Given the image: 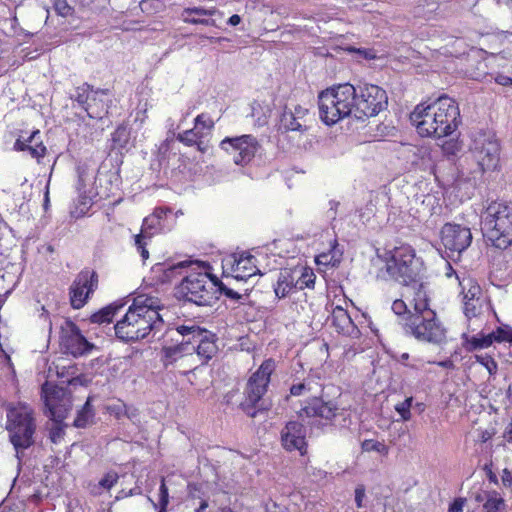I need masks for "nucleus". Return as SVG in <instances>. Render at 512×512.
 <instances>
[{"instance_id": "obj_1", "label": "nucleus", "mask_w": 512, "mask_h": 512, "mask_svg": "<svg viewBox=\"0 0 512 512\" xmlns=\"http://www.w3.org/2000/svg\"><path fill=\"white\" fill-rule=\"evenodd\" d=\"M386 105L385 90L373 84L355 87L344 83L322 91L318 97L320 118L329 126L351 115L356 119L375 116Z\"/></svg>"}, {"instance_id": "obj_2", "label": "nucleus", "mask_w": 512, "mask_h": 512, "mask_svg": "<svg viewBox=\"0 0 512 512\" xmlns=\"http://www.w3.org/2000/svg\"><path fill=\"white\" fill-rule=\"evenodd\" d=\"M161 304L158 298L139 295L119 320L114 329L116 336L125 342H135L160 332L164 321L159 314Z\"/></svg>"}, {"instance_id": "obj_3", "label": "nucleus", "mask_w": 512, "mask_h": 512, "mask_svg": "<svg viewBox=\"0 0 512 512\" xmlns=\"http://www.w3.org/2000/svg\"><path fill=\"white\" fill-rule=\"evenodd\" d=\"M410 121L422 137L441 138L457 129L460 111L454 99L442 95L428 105L418 104L410 114Z\"/></svg>"}, {"instance_id": "obj_4", "label": "nucleus", "mask_w": 512, "mask_h": 512, "mask_svg": "<svg viewBox=\"0 0 512 512\" xmlns=\"http://www.w3.org/2000/svg\"><path fill=\"white\" fill-rule=\"evenodd\" d=\"M7 422L6 430L9 440L16 451V457L21 458V453L34 443L36 421L32 408L24 403H8L5 405Z\"/></svg>"}, {"instance_id": "obj_5", "label": "nucleus", "mask_w": 512, "mask_h": 512, "mask_svg": "<svg viewBox=\"0 0 512 512\" xmlns=\"http://www.w3.org/2000/svg\"><path fill=\"white\" fill-rule=\"evenodd\" d=\"M273 359L262 362L259 368L249 377L244 389V398L240 403L241 410L249 417L255 418L259 413L268 411L272 403L265 398L270 377L275 371Z\"/></svg>"}, {"instance_id": "obj_6", "label": "nucleus", "mask_w": 512, "mask_h": 512, "mask_svg": "<svg viewBox=\"0 0 512 512\" xmlns=\"http://www.w3.org/2000/svg\"><path fill=\"white\" fill-rule=\"evenodd\" d=\"M481 230L494 247L508 248L512 244V205L492 202L482 214Z\"/></svg>"}, {"instance_id": "obj_7", "label": "nucleus", "mask_w": 512, "mask_h": 512, "mask_svg": "<svg viewBox=\"0 0 512 512\" xmlns=\"http://www.w3.org/2000/svg\"><path fill=\"white\" fill-rule=\"evenodd\" d=\"M418 313H408L403 319L402 328L406 335L419 342L441 345L446 342L447 330L437 318L434 310L426 309L419 303Z\"/></svg>"}, {"instance_id": "obj_8", "label": "nucleus", "mask_w": 512, "mask_h": 512, "mask_svg": "<svg viewBox=\"0 0 512 512\" xmlns=\"http://www.w3.org/2000/svg\"><path fill=\"white\" fill-rule=\"evenodd\" d=\"M386 272L391 279L403 285L417 283L421 279L423 263L408 245L395 247L386 253Z\"/></svg>"}, {"instance_id": "obj_9", "label": "nucleus", "mask_w": 512, "mask_h": 512, "mask_svg": "<svg viewBox=\"0 0 512 512\" xmlns=\"http://www.w3.org/2000/svg\"><path fill=\"white\" fill-rule=\"evenodd\" d=\"M217 282L206 272H191L186 274L176 287L179 298L198 306H210L217 299Z\"/></svg>"}, {"instance_id": "obj_10", "label": "nucleus", "mask_w": 512, "mask_h": 512, "mask_svg": "<svg viewBox=\"0 0 512 512\" xmlns=\"http://www.w3.org/2000/svg\"><path fill=\"white\" fill-rule=\"evenodd\" d=\"M470 151L481 172L493 171L497 168L500 160V145L492 132L474 133Z\"/></svg>"}, {"instance_id": "obj_11", "label": "nucleus", "mask_w": 512, "mask_h": 512, "mask_svg": "<svg viewBox=\"0 0 512 512\" xmlns=\"http://www.w3.org/2000/svg\"><path fill=\"white\" fill-rule=\"evenodd\" d=\"M176 330L184 338L190 336V341L196 347L195 353L197 357L202 359V364L207 363L216 355L218 351L217 337L211 331L194 324L179 325Z\"/></svg>"}, {"instance_id": "obj_12", "label": "nucleus", "mask_w": 512, "mask_h": 512, "mask_svg": "<svg viewBox=\"0 0 512 512\" xmlns=\"http://www.w3.org/2000/svg\"><path fill=\"white\" fill-rule=\"evenodd\" d=\"M220 147L232 156L236 165L244 166L254 158L260 146L252 135H242L223 139Z\"/></svg>"}, {"instance_id": "obj_13", "label": "nucleus", "mask_w": 512, "mask_h": 512, "mask_svg": "<svg viewBox=\"0 0 512 512\" xmlns=\"http://www.w3.org/2000/svg\"><path fill=\"white\" fill-rule=\"evenodd\" d=\"M44 402L47 411L45 414L53 422L62 423L72 408L71 396L60 387H43Z\"/></svg>"}, {"instance_id": "obj_14", "label": "nucleus", "mask_w": 512, "mask_h": 512, "mask_svg": "<svg viewBox=\"0 0 512 512\" xmlns=\"http://www.w3.org/2000/svg\"><path fill=\"white\" fill-rule=\"evenodd\" d=\"M441 242L446 251H449V257H453L455 253L459 256L470 246L472 233L467 227L447 223L441 230Z\"/></svg>"}, {"instance_id": "obj_15", "label": "nucleus", "mask_w": 512, "mask_h": 512, "mask_svg": "<svg viewBox=\"0 0 512 512\" xmlns=\"http://www.w3.org/2000/svg\"><path fill=\"white\" fill-rule=\"evenodd\" d=\"M98 275L95 271H81L70 287V301L75 309H80L86 303L89 295L97 288Z\"/></svg>"}, {"instance_id": "obj_16", "label": "nucleus", "mask_w": 512, "mask_h": 512, "mask_svg": "<svg viewBox=\"0 0 512 512\" xmlns=\"http://www.w3.org/2000/svg\"><path fill=\"white\" fill-rule=\"evenodd\" d=\"M343 409L334 400H324L323 397H313L306 402V405L299 411V416L315 417L332 423L333 420L342 415Z\"/></svg>"}, {"instance_id": "obj_17", "label": "nucleus", "mask_w": 512, "mask_h": 512, "mask_svg": "<svg viewBox=\"0 0 512 512\" xmlns=\"http://www.w3.org/2000/svg\"><path fill=\"white\" fill-rule=\"evenodd\" d=\"M60 345L64 353L71 354L74 357L87 353L92 345L81 334L79 328L72 322H68L62 329Z\"/></svg>"}, {"instance_id": "obj_18", "label": "nucleus", "mask_w": 512, "mask_h": 512, "mask_svg": "<svg viewBox=\"0 0 512 512\" xmlns=\"http://www.w3.org/2000/svg\"><path fill=\"white\" fill-rule=\"evenodd\" d=\"M281 444L289 452L299 451L306 453V428L298 421H289L281 430Z\"/></svg>"}, {"instance_id": "obj_19", "label": "nucleus", "mask_w": 512, "mask_h": 512, "mask_svg": "<svg viewBox=\"0 0 512 512\" xmlns=\"http://www.w3.org/2000/svg\"><path fill=\"white\" fill-rule=\"evenodd\" d=\"M307 116V108L300 105H295L293 109L286 107L280 116L278 129L281 132H304L307 129Z\"/></svg>"}, {"instance_id": "obj_20", "label": "nucleus", "mask_w": 512, "mask_h": 512, "mask_svg": "<svg viewBox=\"0 0 512 512\" xmlns=\"http://www.w3.org/2000/svg\"><path fill=\"white\" fill-rule=\"evenodd\" d=\"M195 349L196 347L194 343L190 341V336L185 338L183 337V340L179 344L163 347L162 353L164 364L167 366L179 360H183L186 357H188L189 360L194 359Z\"/></svg>"}, {"instance_id": "obj_21", "label": "nucleus", "mask_w": 512, "mask_h": 512, "mask_svg": "<svg viewBox=\"0 0 512 512\" xmlns=\"http://www.w3.org/2000/svg\"><path fill=\"white\" fill-rule=\"evenodd\" d=\"M215 14L222 15V13L214 7L210 9L203 7H187L184 8L182 12V20L185 23L193 25L201 24L205 26H216L214 19L201 18V16H213Z\"/></svg>"}, {"instance_id": "obj_22", "label": "nucleus", "mask_w": 512, "mask_h": 512, "mask_svg": "<svg viewBox=\"0 0 512 512\" xmlns=\"http://www.w3.org/2000/svg\"><path fill=\"white\" fill-rule=\"evenodd\" d=\"M256 262L257 260L255 256L251 254L243 253L238 258H235L234 263L232 265L234 278L237 280H245L260 273V270L257 268Z\"/></svg>"}, {"instance_id": "obj_23", "label": "nucleus", "mask_w": 512, "mask_h": 512, "mask_svg": "<svg viewBox=\"0 0 512 512\" xmlns=\"http://www.w3.org/2000/svg\"><path fill=\"white\" fill-rule=\"evenodd\" d=\"M107 96L108 90L106 89H96L92 92V95L89 99L90 103H87L84 108L90 118L102 119L103 116L107 114Z\"/></svg>"}, {"instance_id": "obj_24", "label": "nucleus", "mask_w": 512, "mask_h": 512, "mask_svg": "<svg viewBox=\"0 0 512 512\" xmlns=\"http://www.w3.org/2000/svg\"><path fill=\"white\" fill-rule=\"evenodd\" d=\"M193 265L194 263L189 260L181 261L176 264L159 263L155 265L154 271L162 273V282H171L177 277H184V274L188 273V269H190Z\"/></svg>"}, {"instance_id": "obj_25", "label": "nucleus", "mask_w": 512, "mask_h": 512, "mask_svg": "<svg viewBox=\"0 0 512 512\" xmlns=\"http://www.w3.org/2000/svg\"><path fill=\"white\" fill-rule=\"evenodd\" d=\"M293 289H296L294 272L289 269L282 270L274 286L276 297L285 298Z\"/></svg>"}, {"instance_id": "obj_26", "label": "nucleus", "mask_w": 512, "mask_h": 512, "mask_svg": "<svg viewBox=\"0 0 512 512\" xmlns=\"http://www.w3.org/2000/svg\"><path fill=\"white\" fill-rule=\"evenodd\" d=\"M480 292V287L474 286L465 294L464 313L468 318L477 317L481 314L484 300L475 297Z\"/></svg>"}, {"instance_id": "obj_27", "label": "nucleus", "mask_w": 512, "mask_h": 512, "mask_svg": "<svg viewBox=\"0 0 512 512\" xmlns=\"http://www.w3.org/2000/svg\"><path fill=\"white\" fill-rule=\"evenodd\" d=\"M333 325L336 327L338 332L342 334L350 335L355 326L346 310L340 306H336L332 312Z\"/></svg>"}, {"instance_id": "obj_28", "label": "nucleus", "mask_w": 512, "mask_h": 512, "mask_svg": "<svg viewBox=\"0 0 512 512\" xmlns=\"http://www.w3.org/2000/svg\"><path fill=\"white\" fill-rule=\"evenodd\" d=\"M204 136V132L199 128L196 129V126L192 129L185 130L181 133H178L176 139L185 144L186 146H194L197 145L200 151H204L202 147V141L200 140Z\"/></svg>"}, {"instance_id": "obj_29", "label": "nucleus", "mask_w": 512, "mask_h": 512, "mask_svg": "<svg viewBox=\"0 0 512 512\" xmlns=\"http://www.w3.org/2000/svg\"><path fill=\"white\" fill-rule=\"evenodd\" d=\"M409 157L413 165H425L431 159V151L428 146H410Z\"/></svg>"}, {"instance_id": "obj_30", "label": "nucleus", "mask_w": 512, "mask_h": 512, "mask_svg": "<svg viewBox=\"0 0 512 512\" xmlns=\"http://www.w3.org/2000/svg\"><path fill=\"white\" fill-rule=\"evenodd\" d=\"M93 417L94 411L91 405V398H88L82 409L78 411L74 420V426L77 428H84L92 422Z\"/></svg>"}, {"instance_id": "obj_31", "label": "nucleus", "mask_w": 512, "mask_h": 512, "mask_svg": "<svg viewBox=\"0 0 512 512\" xmlns=\"http://www.w3.org/2000/svg\"><path fill=\"white\" fill-rule=\"evenodd\" d=\"M94 91L93 87L88 83H83L82 85L75 88L74 93L71 94L70 98L73 101H76L78 105L84 109L85 105L89 102V99Z\"/></svg>"}, {"instance_id": "obj_32", "label": "nucleus", "mask_w": 512, "mask_h": 512, "mask_svg": "<svg viewBox=\"0 0 512 512\" xmlns=\"http://www.w3.org/2000/svg\"><path fill=\"white\" fill-rule=\"evenodd\" d=\"M14 149L17 151H29L33 158H41L46 153V147L43 143H36L35 146L27 144L26 140L18 138L14 144Z\"/></svg>"}, {"instance_id": "obj_33", "label": "nucleus", "mask_w": 512, "mask_h": 512, "mask_svg": "<svg viewBox=\"0 0 512 512\" xmlns=\"http://www.w3.org/2000/svg\"><path fill=\"white\" fill-rule=\"evenodd\" d=\"M122 306L109 305L100 311L91 315L90 320L92 323L103 324L112 322L117 310Z\"/></svg>"}, {"instance_id": "obj_34", "label": "nucleus", "mask_w": 512, "mask_h": 512, "mask_svg": "<svg viewBox=\"0 0 512 512\" xmlns=\"http://www.w3.org/2000/svg\"><path fill=\"white\" fill-rule=\"evenodd\" d=\"M111 140L113 142L114 148H126L130 141V131L127 126H118L117 129L112 133Z\"/></svg>"}, {"instance_id": "obj_35", "label": "nucleus", "mask_w": 512, "mask_h": 512, "mask_svg": "<svg viewBox=\"0 0 512 512\" xmlns=\"http://www.w3.org/2000/svg\"><path fill=\"white\" fill-rule=\"evenodd\" d=\"M505 502L496 492H492L490 497L483 504L484 512H503L505 509Z\"/></svg>"}, {"instance_id": "obj_36", "label": "nucleus", "mask_w": 512, "mask_h": 512, "mask_svg": "<svg viewBox=\"0 0 512 512\" xmlns=\"http://www.w3.org/2000/svg\"><path fill=\"white\" fill-rule=\"evenodd\" d=\"M158 216H148L143 220L141 233L139 235H142V237L147 238L151 237L153 235L152 230L161 229L162 224L157 219Z\"/></svg>"}, {"instance_id": "obj_37", "label": "nucleus", "mask_w": 512, "mask_h": 512, "mask_svg": "<svg viewBox=\"0 0 512 512\" xmlns=\"http://www.w3.org/2000/svg\"><path fill=\"white\" fill-rule=\"evenodd\" d=\"M493 341H495L494 332L489 333L488 335L473 336L469 340L470 349L476 350V349L487 348L493 343Z\"/></svg>"}, {"instance_id": "obj_38", "label": "nucleus", "mask_w": 512, "mask_h": 512, "mask_svg": "<svg viewBox=\"0 0 512 512\" xmlns=\"http://www.w3.org/2000/svg\"><path fill=\"white\" fill-rule=\"evenodd\" d=\"M315 274L310 269H304L301 275L295 279L296 289L313 288L315 284Z\"/></svg>"}, {"instance_id": "obj_39", "label": "nucleus", "mask_w": 512, "mask_h": 512, "mask_svg": "<svg viewBox=\"0 0 512 512\" xmlns=\"http://www.w3.org/2000/svg\"><path fill=\"white\" fill-rule=\"evenodd\" d=\"M361 449L364 452L375 451L382 455H386L388 453V447L383 443L372 439L364 440L361 443Z\"/></svg>"}, {"instance_id": "obj_40", "label": "nucleus", "mask_w": 512, "mask_h": 512, "mask_svg": "<svg viewBox=\"0 0 512 512\" xmlns=\"http://www.w3.org/2000/svg\"><path fill=\"white\" fill-rule=\"evenodd\" d=\"M419 303H423L426 307V309H431L429 307V300L426 294V291L424 290V286L422 283L419 284V287L417 291L415 292L414 298L410 305L413 307V313H418V306Z\"/></svg>"}, {"instance_id": "obj_41", "label": "nucleus", "mask_w": 512, "mask_h": 512, "mask_svg": "<svg viewBox=\"0 0 512 512\" xmlns=\"http://www.w3.org/2000/svg\"><path fill=\"white\" fill-rule=\"evenodd\" d=\"M169 503V494L168 488L164 482V479L161 481V485L159 488V498L157 503H153L154 507H159L158 512H166L167 505Z\"/></svg>"}, {"instance_id": "obj_42", "label": "nucleus", "mask_w": 512, "mask_h": 512, "mask_svg": "<svg viewBox=\"0 0 512 512\" xmlns=\"http://www.w3.org/2000/svg\"><path fill=\"white\" fill-rule=\"evenodd\" d=\"M413 398L408 397L404 401L397 403L395 405V410L400 414L401 419L403 421H408L411 418V406H412Z\"/></svg>"}, {"instance_id": "obj_43", "label": "nucleus", "mask_w": 512, "mask_h": 512, "mask_svg": "<svg viewBox=\"0 0 512 512\" xmlns=\"http://www.w3.org/2000/svg\"><path fill=\"white\" fill-rule=\"evenodd\" d=\"M53 7L55 12L61 17L71 16L74 12V8L66 0H53Z\"/></svg>"}, {"instance_id": "obj_44", "label": "nucleus", "mask_w": 512, "mask_h": 512, "mask_svg": "<svg viewBox=\"0 0 512 512\" xmlns=\"http://www.w3.org/2000/svg\"><path fill=\"white\" fill-rule=\"evenodd\" d=\"M194 123H195L194 126H196V129L199 128L201 131H203V130L210 131L214 126V122L212 121V119L205 114L198 115L195 118Z\"/></svg>"}, {"instance_id": "obj_45", "label": "nucleus", "mask_w": 512, "mask_h": 512, "mask_svg": "<svg viewBox=\"0 0 512 512\" xmlns=\"http://www.w3.org/2000/svg\"><path fill=\"white\" fill-rule=\"evenodd\" d=\"M107 410L111 415L120 419L124 417V414L127 412V405L123 401L118 400L116 403L109 405Z\"/></svg>"}, {"instance_id": "obj_46", "label": "nucleus", "mask_w": 512, "mask_h": 512, "mask_svg": "<svg viewBox=\"0 0 512 512\" xmlns=\"http://www.w3.org/2000/svg\"><path fill=\"white\" fill-rule=\"evenodd\" d=\"M392 310L396 315H399V316L402 315L403 316L402 320L408 315V313H413V311H411L408 308L407 304L401 299H397L393 302ZM402 323H403V321L401 322V324Z\"/></svg>"}, {"instance_id": "obj_47", "label": "nucleus", "mask_w": 512, "mask_h": 512, "mask_svg": "<svg viewBox=\"0 0 512 512\" xmlns=\"http://www.w3.org/2000/svg\"><path fill=\"white\" fill-rule=\"evenodd\" d=\"M495 341L502 342V341H509L512 343V329L508 326L505 327H499L495 332Z\"/></svg>"}, {"instance_id": "obj_48", "label": "nucleus", "mask_w": 512, "mask_h": 512, "mask_svg": "<svg viewBox=\"0 0 512 512\" xmlns=\"http://www.w3.org/2000/svg\"><path fill=\"white\" fill-rule=\"evenodd\" d=\"M64 427L62 423L54 422L50 429V439L53 443H58L64 436Z\"/></svg>"}, {"instance_id": "obj_49", "label": "nucleus", "mask_w": 512, "mask_h": 512, "mask_svg": "<svg viewBox=\"0 0 512 512\" xmlns=\"http://www.w3.org/2000/svg\"><path fill=\"white\" fill-rule=\"evenodd\" d=\"M118 480V475L114 472L107 473L99 482L100 486L105 489H111Z\"/></svg>"}, {"instance_id": "obj_50", "label": "nucleus", "mask_w": 512, "mask_h": 512, "mask_svg": "<svg viewBox=\"0 0 512 512\" xmlns=\"http://www.w3.org/2000/svg\"><path fill=\"white\" fill-rule=\"evenodd\" d=\"M218 291H221L225 296L228 298H231L233 300H240L244 295L239 294L238 292L234 291L231 288L226 287L223 284L217 285Z\"/></svg>"}, {"instance_id": "obj_51", "label": "nucleus", "mask_w": 512, "mask_h": 512, "mask_svg": "<svg viewBox=\"0 0 512 512\" xmlns=\"http://www.w3.org/2000/svg\"><path fill=\"white\" fill-rule=\"evenodd\" d=\"M143 239H144V237H142V235H137L135 237V244H136L137 249L140 252L143 260H146L149 257V252L145 248V242L143 241Z\"/></svg>"}, {"instance_id": "obj_52", "label": "nucleus", "mask_w": 512, "mask_h": 512, "mask_svg": "<svg viewBox=\"0 0 512 512\" xmlns=\"http://www.w3.org/2000/svg\"><path fill=\"white\" fill-rule=\"evenodd\" d=\"M365 497V487L360 484L355 489V502L358 508L363 507V499Z\"/></svg>"}, {"instance_id": "obj_53", "label": "nucleus", "mask_w": 512, "mask_h": 512, "mask_svg": "<svg viewBox=\"0 0 512 512\" xmlns=\"http://www.w3.org/2000/svg\"><path fill=\"white\" fill-rule=\"evenodd\" d=\"M490 494H492V492L478 490L472 493V497L474 498L475 502L484 504L490 497Z\"/></svg>"}, {"instance_id": "obj_54", "label": "nucleus", "mask_w": 512, "mask_h": 512, "mask_svg": "<svg viewBox=\"0 0 512 512\" xmlns=\"http://www.w3.org/2000/svg\"><path fill=\"white\" fill-rule=\"evenodd\" d=\"M465 499L457 498L449 507V512H463Z\"/></svg>"}, {"instance_id": "obj_55", "label": "nucleus", "mask_w": 512, "mask_h": 512, "mask_svg": "<svg viewBox=\"0 0 512 512\" xmlns=\"http://www.w3.org/2000/svg\"><path fill=\"white\" fill-rule=\"evenodd\" d=\"M305 390H306V385L304 383H298V384L291 386L290 394L293 396H300L304 393Z\"/></svg>"}, {"instance_id": "obj_56", "label": "nucleus", "mask_w": 512, "mask_h": 512, "mask_svg": "<svg viewBox=\"0 0 512 512\" xmlns=\"http://www.w3.org/2000/svg\"><path fill=\"white\" fill-rule=\"evenodd\" d=\"M443 149L446 153L455 154L460 150V147L456 142H447L443 145Z\"/></svg>"}, {"instance_id": "obj_57", "label": "nucleus", "mask_w": 512, "mask_h": 512, "mask_svg": "<svg viewBox=\"0 0 512 512\" xmlns=\"http://www.w3.org/2000/svg\"><path fill=\"white\" fill-rule=\"evenodd\" d=\"M495 82L502 86H508L512 85V78L503 74H498L495 77Z\"/></svg>"}, {"instance_id": "obj_58", "label": "nucleus", "mask_w": 512, "mask_h": 512, "mask_svg": "<svg viewBox=\"0 0 512 512\" xmlns=\"http://www.w3.org/2000/svg\"><path fill=\"white\" fill-rule=\"evenodd\" d=\"M26 143L35 146L36 143H42L40 140V131L36 130L26 139Z\"/></svg>"}, {"instance_id": "obj_59", "label": "nucleus", "mask_w": 512, "mask_h": 512, "mask_svg": "<svg viewBox=\"0 0 512 512\" xmlns=\"http://www.w3.org/2000/svg\"><path fill=\"white\" fill-rule=\"evenodd\" d=\"M493 437V432L489 430H481L478 434V441L481 443H485Z\"/></svg>"}, {"instance_id": "obj_60", "label": "nucleus", "mask_w": 512, "mask_h": 512, "mask_svg": "<svg viewBox=\"0 0 512 512\" xmlns=\"http://www.w3.org/2000/svg\"><path fill=\"white\" fill-rule=\"evenodd\" d=\"M503 437L509 444L512 445V420L506 426Z\"/></svg>"}, {"instance_id": "obj_61", "label": "nucleus", "mask_w": 512, "mask_h": 512, "mask_svg": "<svg viewBox=\"0 0 512 512\" xmlns=\"http://www.w3.org/2000/svg\"><path fill=\"white\" fill-rule=\"evenodd\" d=\"M483 364L485 365L490 374L496 373L497 363L492 358L487 359L486 362Z\"/></svg>"}, {"instance_id": "obj_62", "label": "nucleus", "mask_w": 512, "mask_h": 512, "mask_svg": "<svg viewBox=\"0 0 512 512\" xmlns=\"http://www.w3.org/2000/svg\"><path fill=\"white\" fill-rule=\"evenodd\" d=\"M129 419H134L138 416V410L132 406H127V412L124 414Z\"/></svg>"}, {"instance_id": "obj_63", "label": "nucleus", "mask_w": 512, "mask_h": 512, "mask_svg": "<svg viewBox=\"0 0 512 512\" xmlns=\"http://www.w3.org/2000/svg\"><path fill=\"white\" fill-rule=\"evenodd\" d=\"M241 20L242 19L238 14H234L228 19L227 23L230 26H237L241 23Z\"/></svg>"}, {"instance_id": "obj_64", "label": "nucleus", "mask_w": 512, "mask_h": 512, "mask_svg": "<svg viewBox=\"0 0 512 512\" xmlns=\"http://www.w3.org/2000/svg\"><path fill=\"white\" fill-rule=\"evenodd\" d=\"M167 212H170V211L166 210V209H163V208H157V209H155V211L151 215L152 216H158L157 219L161 222L162 217L164 215H166Z\"/></svg>"}]
</instances>
